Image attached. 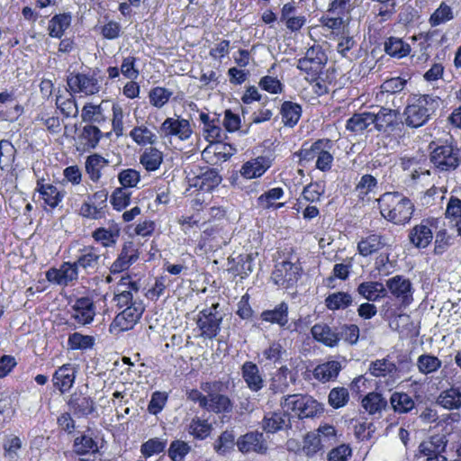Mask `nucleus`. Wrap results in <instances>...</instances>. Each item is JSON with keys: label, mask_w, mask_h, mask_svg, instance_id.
<instances>
[{"label": "nucleus", "mask_w": 461, "mask_h": 461, "mask_svg": "<svg viewBox=\"0 0 461 461\" xmlns=\"http://www.w3.org/2000/svg\"><path fill=\"white\" fill-rule=\"evenodd\" d=\"M439 98L432 95L409 96L403 111L404 123L411 128L426 124L439 106Z\"/></svg>", "instance_id": "1"}, {"label": "nucleus", "mask_w": 461, "mask_h": 461, "mask_svg": "<svg viewBox=\"0 0 461 461\" xmlns=\"http://www.w3.org/2000/svg\"><path fill=\"white\" fill-rule=\"evenodd\" d=\"M377 201L381 215L393 224H405L412 217L414 204L399 193H385Z\"/></svg>", "instance_id": "2"}, {"label": "nucleus", "mask_w": 461, "mask_h": 461, "mask_svg": "<svg viewBox=\"0 0 461 461\" xmlns=\"http://www.w3.org/2000/svg\"><path fill=\"white\" fill-rule=\"evenodd\" d=\"M281 408L290 418L299 419L313 417L321 410L317 401L303 394L287 395L281 402Z\"/></svg>", "instance_id": "3"}, {"label": "nucleus", "mask_w": 461, "mask_h": 461, "mask_svg": "<svg viewBox=\"0 0 461 461\" xmlns=\"http://www.w3.org/2000/svg\"><path fill=\"white\" fill-rule=\"evenodd\" d=\"M201 389L204 393H207L204 410L214 413L231 411L232 403L228 396L220 393L221 384L219 382L203 383Z\"/></svg>", "instance_id": "4"}, {"label": "nucleus", "mask_w": 461, "mask_h": 461, "mask_svg": "<svg viewBox=\"0 0 461 461\" xmlns=\"http://www.w3.org/2000/svg\"><path fill=\"white\" fill-rule=\"evenodd\" d=\"M327 59L321 46H312L307 50L305 56L298 60L297 68L313 80L321 73Z\"/></svg>", "instance_id": "5"}, {"label": "nucleus", "mask_w": 461, "mask_h": 461, "mask_svg": "<svg viewBox=\"0 0 461 461\" xmlns=\"http://www.w3.org/2000/svg\"><path fill=\"white\" fill-rule=\"evenodd\" d=\"M145 310L142 302L134 303L119 312L110 325V331L119 333L131 330L140 321Z\"/></svg>", "instance_id": "6"}, {"label": "nucleus", "mask_w": 461, "mask_h": 461, "mask_svg": "<svg viewBox=\"0 0 461 461\" xmlns=\"http://www.w3.org/2000/svg\"><path fill=\"white\" fill-rule=\"evenodd\" d=\"M113 301L118 308H127L134 303L142 302L139 297V285L130 276L121 277L115 288Z\"/></svg>", "instance_id": "7"}, {"label": "nucleus", "mask_w": 461, "mask_h": 461, "mask_svg": "<svg viewBox=\"0 0 461 461\" xmlns=\"http://www.w3.org/2000/svg\"><path fill=\"white\" fill-rule=\"evenodd\" d=\"M68 86L74 94L93 95L101 90V79L95 74L77 73L68 77Z\"/></svg>", "instance_id": "8"}, {"label": "nucleus", "mask_w": 461, "mask_h": 461, "mask_svg": "<svg viewBox=\"0 0 461 461\" xmlns=\"http://www.w3.org/2000/svg\"><path fill=\"white\" fill-rule=\"evenodd\" d=\"M217 307L218 304H213L212 307L201 311L197 315L196 324L200 330V336L204 339H212L220 331L222 317L217 312Z\"/></svg>", "instance_id": "9"}, {"label": "nucleus", "mask_w": 461, "mask_h": 461, "mask_svg": "<svg viewBox=\"0 0 461 461\" xmlns=\"http://www.w3.org/2000/svg\"><path fill=\"white\" fill-rule=\"evenodd\" d=\"M385 286L401 306L408 307L413 302L414 289L408 278L396 275L386 280Z\"/></svg>", "instance_id": "10"}, {"label": "nucleus", "mask_w": 461, "mask_h": 461, "mask_svg": "<svg viewBox=\"0 0 461 461\" xmlns=\"http://www.w3.org/2000/svg\"><path fill=\"white\" fill-rule=\"evenodd\" d=\"M430 161L439 170L455 169L461 161L460 150L448 145L437 147L431 152Z\"/></svg>", "instance_id": "11"}, {"label": "nucleus", "mask_w": 461, "mask_h": 461, "mask_svg": "<svg viewBox=\"0 0 461 461\" xmlns=\"http://www.w3.org/2000/svg\"><path fill=\"white\" fill-rule=\"evenodd\" d=\"M158 133L162 137H176L178 140L185 141L190 139L193 130L188 120L176 116L167 118L161 123Z\"/></svg>", "instance_id": "12"}, {"label": "nucleus", "mask_w": 461, "mask_h": 461, "mask_svg": "<svg viewBox=\"0 0 461 461\" xmlns=\"http://www.w3.org/2000/svg\"><path fill=\"white\" fill-rule=\"evenodd\" d=\"M438 222L436 218L423 219L410 230V242L415 248L426 249L433 240V230L437 228Z\"/></svg>", "instance_id": "13"}, {"label": "nucleus", "mask_w": 461, "mask_h": 461, "mask_svg": "<svg viewBox=\"0 0 461 461\" xmlns=\"http://www.w3.org/2000/svg\"><path fill=\"white\" fill-rule=\"evenodd\" d=\"M300 273L301 267L298 265L283 261L276 265L271 278L279 287L289 288L297 283Z\"/></svg>", "instance_id": "14"}, {"label": "nucleus", "mask_w": 461, "mask_h": 461, "mask_svg": "<svg viewBox=\"0 0 461 461\" xmlns=\"http://www.w3.org/2000/svg\"><path fill=\"white\" fill-rule=\"evenodd\" d=\"M79 271L74 262H64L59 267H51L46 272V279L56 285L68 286L78 279Z\"/></svg>", "instance_id": "15"}, {"label": "nucleus", "mask_w": 461, "mask_h": 461, "mask_svg": "<svg viewBox=\"0 0 461 461\" xmlns=\"http://www.w3.org/2000/svg\"><path fill=\"white\" fill-rule=\"evenodd\" d=\"M140 257V252L132 241L123 243L117 258L110 267L113 275L122 273L130 268Z\"/></svg>", "instance_id": "16"}, {"label": "nucleus", "mask_w": 461, "mask_h": 461, "mask_svg": "<svg viewBox=\"0 0 461 461\" xmlns=\"http://www.w3.org/2000/svg\"><path fill=\"white\" fill-rule=\"evenodd\" d=\"M236 445L238 449L243 454L251 452L265 454L267 450V444L263 433L258 431L248 432L240 436L237 439Z\"/></svg>", "instance_id": "17"}, {"label": "nucleus", "mask_w": 461, "mask_h": 461, "mask_svg": "<svg viewBox=\"0 0 461 461\" xmlns=\"http://www.w3.org/2000/svg\"><path fill=\"white\" fill-rule=\"evenodd\" d=\"M95 314L96 306L90 297H80L72 305V317L79 324H90Z\"/></svg>", "instance_id": "18"}, {"label": "nucleus", "mask_w": 461, "mask_h": 461, "mask_svg": "<svg viewBox=\"0 0 461 461\" xmlns=\"http://www.w3.org/2000/svg\"><path fill=\"white\" fill-rule=\"evenodd\" d=\"M368 370L371 375L384 378L388 385H393L398 378L396 365L386 358L372 361Z\"/></svg>", "instance_id": "19"}, {"label": "nucleus", "mask_w": 461, "mask_h": 461, "mask_svg": "<svg viewBox=\"0 0 461 461\" xmlns=\"http://www.w3.org/2000/svg\"><path fill=\"white\" fill-rule=\"evenodd\" d=\"M272 161L268 157L258 156L246 161L240 169V174L245 179H254L262 176L268 168Z\"/></svg>", "instance_id": "20"}, {"label": "nucleus", "mask_w": 461, "mask_h": 461, "mask_svg": "<svg viewBox=\"0 0 461 461\" xmlns=\"http://www.w3.org/2000/svg\"><path fill=\"white\" fill-rule=\"evenodd\" d=\"M388 246V237L372 233L360 239L357 242V251L362 257H368Z\"/></svg>", "instance_id": "21"}, {"label": "nucleus", "mask_w": 461, "mask_h": 461, "mask_svg": "<svg viewBox=\"0 0 461 461\" xmlns=\"http://www.w3.org/2000/svg\"><path fill=\"white\" fill-rule=\"evenodd\" d=\"M102 136L103 133L98 127L92 124L85 125L77 134V149L89 151L95 149Z\"/></svg>", "instance_id": "22"}, {"label": "nucleus", "mask_w": 461, "mask_h": 461, "mask_svg": "<svg viewBox=\"0 0 461 461\" xmlns=\"http://www.w3.org/2000/svg\"><path fill=\"white\" fill-rule=\"evenodd\" d=\"M77 368L75 365L65 364L59 367L52 377L53 384L62 393L68 392L76 379Z\"/></svg>", "instance_id": "23"}, {"label": "nucleus", "mask_w": 461, "mask_h": 461, "mask_svg": "<svg viewBox=\"0 0 461 461\" xmlns=\"http://www.w3.org/2000/svg\"><path fill=\"white\" fill-rule=\"evenodd\" d=\"M100 253L97 248L86 246L79 250V254L74 264L77 270L82 268L86 274L97 268L100 259Z\"/></svg>", "instance_id": "24"}, {"label": "nucleus", "mask_w": 461, "mask_h": 461, "mask_svg": "<svg viewBox=\"0 0 461 461\" xmlns=\"http://www.w3.org/2000/svg\"><path fill=\"white\" fill-rule=\"evenodd\" d=\"M121 229L117 223H111L107 227H100L92 232L94 240L104 248H112L120 237Z\"/></svg>", "instance_id": "25"}, {"label": "nucleus", "mask_w": 461, "mask_h": 461, "mask_svg": "<svg viewBox=\"0 0 461 461\" xmlns=\"http://www.w3.org/2000/svg\"><path fill=\"white\" fill-rule=\"evenodd\" d=\"M311 333L316 341L330 348L337 347L340 340L339 333L326 323L313 325Z\"/></svg>", "instance_id": "26"}, {"label": "nucleus", "mask_w": 461, "mask_h": 461, "mask_svg": "<svg viewBox=\"0 0 461 461\" xmlns=\"http://www.w3.org/2000/svg\"><path fill=\"white\" fill-rule=\"evenodd\" d=\"M447 443L445 435H434L420 444L418 456L429 458L440 455L444 452Z\"/></svg>", "instance_id": "27"}, {"label": "nucleus", "mask_w": 461, "mask_h": 461, "mask_svg": "<svg viewBox=\"0 0 461 461\" xmlns=\"http://www.w3.org/2000/svg\"><path fill=\"white\" fill-rule=\"evenodd\" d=\"M36 190L39 192L40 197L44 203L51 208L57 207L65 196V192L59 190L57 186L44 183L43 180L37 182Z\"/></svg>", "instance_id": "28"}, {"label": "nucleus", "mask_w": 461, "mask_h": 461, "mask_svg": "<svg viewBox=\"0 0 461 461\" xmlns=\"http://www.w3.org/2000/svg\"><path fill=\"white\" fill-rule=\"evenodd\" d=\"M357 291L359 295L369 302H376L387 294L384 284L377 281H366L358 285Z\"/></svg>", "instance_id": "29"}, {"label": "nucleus", "mask_w": 461, "mask_h": 461, "mask_svg": "<svg viewBox=\"0 0 461 461\" xmlns=\"http://www.w3.org/2000/svg\"><path fill=\"white\" fill-rule=\"evenodd\" d=\"M221 177L215 169H207L190 180V185L199 190L210 192L221 183Z\"/></svg>", "instance_id": "30"}, {"label": "nucleus", "mask_w": 461, "mask_h": 461, "mask_svg": "<svg viewBox=\"0 0 461 461\" xmlns=\"http://www.w3.org/2000/svg\"><path fill=\"white\" fill-rule=\"evenodd\" d=\"M241 371L242 377L251 391L258 392L264 386V380L256 364L247 361L243 364Z\"/></svg>", "instance_id": "31"}, {"label": "nucleus", "mask_w": 461, "mask_h": 461, "mask_svg": "<svg viewBox=\"0 0 461 461\" xmlns=\"http://www.w3.org/2000/svg\"><path fill=\"white\" fill-rule=\"evenodd\" d=\"M279 113L284 125L293 128L298 123L302 116V107L297 103L285 101L281 104Z\"/></svg>", "instance_id": "32"}, {"label": "nucleus", "mask_w": 461, "mask_h": 461, "mask_svg": "<svg viewBox=\"0 0 461 461\" xmlns=\"http://www.w3.org/2000/svg\"><path fill=\"white\" fill-rule=\"evenodd\" d=\"M377 180L372 175H364L357 183L355 192L357 196L363 202H368L375 194L377 190Z\"/></svg>", "instance_id": "33"}, {"label": "nucleus", "mask_w": 461, "mask_h": 461, "mask_svg": "<svg viewBox=\"0 0 461 461\" xmlns=\"http://www.w3.org/2000/svg\"><path fill=\"white\" fill-rule=\"evenodd\" d=\"M290 420L287 412H269L267 413L262 420V427L268 433H275L286 427Z\"/></svg>", "instance_id": "34"}, {"label": "nucleus", "mask_w": 461, "mask_h": 461, "mask_svg": "<svg viewBox=\"0 0 461 461\" xmlns=\"http://www.w3.org/2000/svg\"><path fill=\"white\" fill-rule=\"evenodd\" d=\"M373 113L363 112L355 113L346 123V129L355 134H360L373 125Z\"/></svg>", "instance_id": "35"}, {"label": "nucleus", "mask_w": 461, "mask_h": 461, "mask_svg": "<svg viewBox=\"0 0 461 461\" xmlns=\"http://www.w3.org/2000/svg\"><path fill=\"white\" fill-rule=\"evenodd\" d=\"M106 101H102L99 104L88 103L82 109L81 117L84 122L102 123L106 121L104 111L106 110Z\"/></svg>", "instance_id": "36"}, {"label": "nucleus", "mask_w": 461, "mask_h": 461, "mask_svg": "<svg viewBox=\"0 0 461 461\" xmlns=\"http://www.w3.org/2000/svg\"><path fill=\"white\" fill-rule=\"evenodd\" d=\"M163 153L158 149L149 147L144 149L140 157V163L147 171L158 170L163 162Z\"/></svg>", "instance_id": "37"}, {"label": "nucleus", "mask_w": 461, "mask_h": 461, "mask_svg": "<svg viewBox=\"0 0 461 461\" xmlns=\"http://www.w3.org/2000/svg\"><path fill=\"white\" fill-rule=\"evenodd\" d=\"M340 369L341 365L339 361H328L314 368L313 376L321 382H329L338 376Z\"/></svg>", "instance_id": "38"}, {"label": "nucleus", "mask_w": 461, "mask_h": 461, "mask_svg": "<svg viewBox=\"0 0 461 461\" xmlns=\"http://www.w3.org/2000/svg\"><path fill=\"white\" fill-rule=\"evenodd\" d=\"M71 15L69 14H60L54 15L48 25L49 35L52 38L60 39L66 30L71 24Z\"/></svg>", "instance_id": "39"}, {"label": "nucleus", "mask_w": 461, "mask_h": 461, "mask_svg": "<svg viewBox=\"0 0 461 461\" xmlns=\"http://www.w3.org/2000/svg\"><path fill=\"white\" fill-rule=\"evenodd\" d=\"M440 406L447 410H457L461 408V387L452 386L441 392L438 398Z\"/></svg>", "instance_id": "40"}, {"label": "nucleus", "mask_w": 461, "mask_h": 461, "mask_svg": "<svg viewBox=\"0 0 461 461\" xmlns=\"http://www.w3.org/2000/svg\"><path fill=\"white\" fill-rule=\"evenodd\" d=\"M285 194L284 189L281 187L271 188L258 196V205L263 209L276 208L279 209L285 205L284 203H276Z\"/></svg>", "instance_id": "41"}, {"label": "nucleus", "mask_w": 461, "mask_h": 461, "mask_svg": "<svg viewBox=\"0 0 461 461\" xmlns=\"http://www.w3.org/2000/svg\"><path fill=\"white\" fill-rule=\"evenodd\" d=\"M261 319L283 327L288 322V305L285 303H281L273 310L264 311L261 313Z\"/></svg>", "instance_id": "42"}, {"label": "nucleus", "mask_w": 461, "mask_h": 461, "mask_svg": "<svg viewBox=\"0 0 461 461\" xmlns=\"http://www.w3.org/2000/svg\"><path fill=\"white\" fill-rule=\"evenodd\" d=\"M71 410L77 415L86 416L95 410V404L90 397L81 394H73L69 401Z\"/></svg>", "instance_id": "43"}, {"label": "nucleus", "mask_w": 461, "mask_h": 461, "mask_svg": "<svg viewBox=\"0 0 461 461\" xmlns=\"http://www.w3.org/2000/svg\"><path fill=\"white\" fill-rule=\"evenodd\" d=\"M395 116L393 110L382 107L376 113H373V126L378 131H386L393 124Z\"/></svg>", "instance_id": "44"}, {"label": "nucleus", "mask_w": 461, "mask_h": 461, "mask_svg": "<svg viewBox=\"0 0 461 461\" xmlns=\"http://www.w3.org/2000/svg\"><path fill=\"white\" fill-rule=\"evenodd\" d=\"M130 137L138 145H153L158 140V136L145 125L134 127L131 132Z\"/></svg>", "instance_id": "45"}, {"label": "nucleus", "mask_w": 461, "mask_h": 461, "mask_svg": "<svg viewBox=\"0 0 461 461\" xmlns=\"http://www.w3.org/2000/svg\"><path fill=\"white\" fill-rule=\"evenodd\" d=\"M108 164V161L98 154H93L86 158V170L90 179L96 182L101 177V170Z\"/></svg>", "instance_id": "46"}, {"label": "nucleus", "mask_w": 461, "mask_h": 461, "mask_svg": "<svg viewBox=\"0 0 461 461\" xmlns=\"http://www.w3.org/2000/svg\"><path fill=\"white\" fill-rule=\"evenodd\" d=\"M384 50L388 55L398 59L403 58L411 52L410 45L396 37H390L385 41Z\"/></svg>", "instance_id": "47"}, {"label": "nucleus", "mask_w": 461, "mask_h": 461, "mask_svg": "<svg viewBox=\"0 0 461 461\" xmlns=\"http://www.w3.org/2000/svg\"><path fill=\"white\" fill-rule=\"evenodd\" d=\"M353 303L352 296L345 292H336L330 294L325 299V305L330 311L346 309Z\"/></svg>", "instance_id": "48"}, {"label": "nucleus", "mask_w": 461, "mask_h": 461, "mask_svg": "<svg viewBox=\"0 0 461 461\" xmlns=\"http://www.w3.org/2000/svg\"><path fill=\"white\" fill-rule=\"evenodd\" d=\"M392 407L396 412L406 413L414 408L413 399L406 393L395 392L390 398Z\"/></svg>", "instance_id": "49"}, {"label": "nucleus", "mask_w": 461, "mask_h": 461, "mask_svg": "<svg viewBox=\"0 0 461 461\" xmlns=\"http://www.w3.org/2000/svg\"><path fill=\"white\" fill-rule=\"evenodd\" d=\"M441 365V360L430 354H422L417 359L419 372L426 375L438 371Z\"/></svg>", "instance_id": "50"}, {"label": "nucleus", "mask_w": 461, "mask_h": 461, "mask_svg": "<svg viewBox=\"0 0 461 461\" xmlns=\"http://www.w3.org/2000/svg\"><path fill=\"white\" fill-rule=\"evenodd\" d=\"M73 447L74 452L78 456L95 454L98 452L97 443L88 435H82L76 438Z\"/></svg>", "instance_id": "51"}, {"label": "nucleus", "mask_w": 461, "mask_h": 461, "mask_svg": "<svg viewBox=\"0 0 461 461\" xmlns=\"http://www.w3.org/2000/svg\"><path fill=\"white\" fill-rule=\"evenodd\" d=\"M454 17L453 9L445 2H442L430 15L429 23L432 27H436L453 20Z\"/></svg>", "instance_id": "52"}, {"label": "nucleus", "mask_w": 461, "mask_h": 461, "mask_svg": "<svg viewBox=\"0 0 461 461\" xmlns=\"http://www.w3.org/2000/svg\"><path fill=\"white\" fill-rule=\"evenodd\" d=\"M362 406L369 414H375L386 406V401L378 393H369L362 400Z\"/></svg>", "instance_id": "53"}, {"label": "nucleus", "mask_w": 461, "mask_h": 461, "mask_svg": "<svg viewBox=\"0 0 461 461\" xmlns=\"http://www.w3.org/2000/svg\"><path fill=\"white\" fill-rule=\"evenodd\" d=\"M212 431V425L200 418H194L188 425V432L197 439H204Z\"/></svg>", "instance_id": "54"}, {"label": "nucleus", "mask_w": 461, "mask_h": 461, "mask_svg": "<svg viewBox=\"0 0 461 461\" xmlns=\"http://www.w3.org/2000/svg\"><path fill=\"white\" fill-rule=\"evenodd\" d=\"M235 444V435L233 431L225 430L215 440L213 448L219 455H226L233 449Z\"/></svg>", "instance_id": "55"}, {"label": "nucleus", "mask_w": 461, "mask_h": 461, "mask_svg": "<svg viewBox=\"0 0 461 461\" xmlns=\"http://www.w3.org/2000/svg\"><path fill=\"white\" fill-rule=\"evenodd\" d=\"M285 350L279 342H271L260 355V362L265 365L276 364L281 357Z\"/></svg>", "instance_id": "56"}, {"label": "nucleus", "mask_w": 461, "mask_h": 461, "mask_svg": "<svg viewBox=\"0 0 461 461\" xmlns=\"http://www.w3.org/2000/svg\"><path fill=\"white\" fill-rule=\"evenodd\" d=\"M293 379L292 372L286 366H282L273 377L271 387L276 393H283Z\"/></svg>", "instance_id": "57"}, {"label": "nucleus", "mask_w": 461, "mask_h": 461, "mask_svg": "<svg viewBox=\"0 0 461 461\" xmlns=\"http://www.w3.org/2000/svg\"><path fill=\"white\" fill-rule=\"evenodd\" d=\"M95 344V339L89 335H83L79 332H74L69 335L68 345L71 349L86 350L91 348Z\"/></svg>", "instance_id": "58"}, {"label": "nucleus", "mask_w": 461, "mask_h": 461, "mask_svg": "<svg viewBox=\"0 0 461 461\" xmlns=\"http://www.w3.org/2000/svg\"><path fill=\"white\" fill-rule=\"evenodd\" d=\"M173 93L165 87H154L149 94V103L157 108H161L169 101Z\"/></svg>", "instance_id": "59"}, {"label": "nucleus", "mask_w": 461, "mask_h": 461, "mask_svg": "<svg viewBox=\"0 0 461 461\" xmlns=\"http://www.w3.org/2000/svg\"><path fill=\"white\" fill-rule=\"evenodd\" d=\"M167 439H162L159 438H150L141 445L140 451L143 456L149 457L163 452L167 447Z\"/></svg>", "instance_id": "60"}, {"label": "nucleus", "mask_w": 461, "mask_h": 461, "mask_svg": "<svg viewBox=\"0 0 461 461\" xmlns=\"http://www.w3.org/2000/svg\"><path fill=\"white\" fill-rule=\"evenodd\" d=\"M15 151L14 145L9 140H0V167L2 169L8 168L12 165Z\"/></svg>", "instance_id": "61"}, {"label": "nucleus", "mask_w": 461, "mask_h": 461, "mask_svg": "<svg viewBox=\"0 0 461 461\" xmlns=\"http://www.w3.org/2000/svg\"><path fill=\"white\" fill-rule=\"evenodd\" d=\"M57 108L67 117L76 115L77 107L70 94L59 95L56 97Z\"/></svg>", "instance_id": "62"}, {"label": "nucleus", "mask_w": 461, "mask_h": 461, "mask_svg": "<svg viewBox=\"0 0 461 461\" xmlns=\"http://www.w3.org/2000/svg\"><path fill=\"white\" fill-rule=\"evenodd\" d=\"M330 143L329 145H321L318 151L315 166L321 171H328L331 168L333 156L330 151Z\"/></svg>", "instance_id": "63"}, {"label": "nucleus", "mask_w": 461, "mask_h": 461, "mask_svg": "<svg viewBox=\"0 0 461 461\" xmlns=\"http://www.w3.org/2000/svg\"><path fill=\"white\" fill-rule=\"evenodd\" d=\"M23 446L22 439L14 435L9 436L5 443V456L10 460H16L19 457V451L21 450Z\"/></svg>", "instance_id": "64"}]
</instances>
